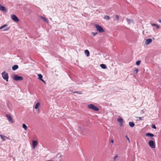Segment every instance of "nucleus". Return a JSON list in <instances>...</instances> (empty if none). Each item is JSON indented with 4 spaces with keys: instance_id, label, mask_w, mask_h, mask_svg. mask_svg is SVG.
<instances>
[{
    "instance_id": "nucleus-1",
    "label": "nucleus",
    "mask_w": 161,
    "mask_h": 161,
    "mask_svg": "<svg viewBox=\"0 0 161 161\" xmlns=\"http://www.w3.org/2000/svg\"><path fill=\"white\" fill-rule=\"evenodd\" d=\"M95 26L96 29L97 31L98 32L101 33L104 32V30L101 26H100L97 24H95Z\"/></svg>"
},
{
    "instance_id": "nucleus-2",
    "label": "nucleus",
    "mask_w": 161,
    "mask_h": 161,
    "mask_svg": "<svg viewBox=\"0 0 161 161\" xmlns=\"http://www.w3.org/2000/svg\"><path fill=\"white\" fill-rule=\"evenodd\" d=\"M13 79L15 80H23V77L21 76H19L17 75H14L13 76Z\"/></svg>"
},
{
    "instance_id": "nucleus-3",
    "label": "nucleus",
    "mask_w": 161,
    "mask_h": 161,
    "mask_svg": "<svg viewBox=\"0 0 161 161\" xmlns=\"http://www.w3.org/2000/svg\"><path fill=\"white\" fill-rule=\"evenodd\" d=\"M88 108L92 109L93 110L97 111L98 110V108L94 105L90 104L88 105Z\"/></svg>"
},
{
    "instance_id": "nucleus-4",
    "label": "nucleus",
    "mask_w": 161,
    "mask_h": 161,
    "mask_svg": "<svg viewBox=\"0 0 161 161\" xmlns=\"http://www.w3.org/2000/svg\"><path fill=\"white\" fill-rule=\"evenodd\" d=\"M2 75L4 79L5 80L7 81H8V76L7 73L4 72L2 73Z\"/></svg>"
},
{
    "instance_id": "nucleus-5",
    "label": "nucleus",
    "mask_w": 161,
    "mask_h": 161,
    "mask_svg": "<svg viewBox=\"0 0 161 161\" xmlns=\"http://www.w3.org/2000/svg\"><path fill=\"white\" fill-rule=\"evenodd\" d=\"M148 145L149 147L153 149L155 148V144L154 142L152 140H151L149 141L148 142Z\"/></svg>"
},
{
    "instance_id": "nucleus-6",
    "label": "nucleus",
    "mask_w": 161,
    "mask_h": 161,
    "mask_svg": "<svg viewBox=\"0 0 161 161\" xmlns=\"http://www.w3.org/2000/svg\"><path fill=\"white\" fill-rule=\"evenodd\" d=\"M11 19L12 20L15 22H18L19 21V19L18 17L15 15L13 14L11 16Z\"/></svg>"
},
{
    "instance_id": "nucleus-7",
    "label": "nucleus",
    "mask_w": 161,
    "mask_h": 161,
    "mask_svg": "<svg viewBox=\"0 0 161 161\" xmlns=\"http://www.w3.org/2000/svg\"><path fill=\"white\" fill-rule=\"evenodd\" d=\"M119 123V125L121 126H123V120L122 118L120 117L117 119Z\"/></svg>"
},
{
    "instance_id": "nucleus-8",
    "label": "nucleus",
    "mask_w": 161,
    "mask_h": 161,
    "mask_svg": "<svg viewBox=\"0 0 161 161\" xmlns=\"http://www.w3.org/2000/svg\"><path fill=\"white\" fill-rule=\"evenodd\" d=\"M6 116L8 118V119L12 123H13L14 121L12 117L9 115L7 114L6 115Z\"/></svg>"
},
{
    "instance_id": "nucleus-9",
    "label": "nucleus",
    "mask_w": 161,
    "mask_h": 161,
    "mask_svg": "<svg viewBox=\"0 0 161 161\" xmlns=\"http://www.w3.org/2000/svg\"><path fill=\"white\" fill-rule=\"evenodd\" d=\"M38 75V78L39 80H41L43 83H44V84H46L45 81L42 79V75L41 74H39Z\"/></svg>"
},
{
    "instance_id": "nucleus-10",
    "label": "nucleus",
    "mask_w": 161,
    "mask_h": 161,
    "mask_svg": "<svg viewBox=\"0 0 161 161\" xmlns=\"http://www.w3.org/2000/svg\"><path fill=\"white\" fill-rule=\"evenodd\" d=\"M0 10L2 11H4L5 12H7V9L5 8L0 4Z\"/></svg>"
},
{
    "instance_id": "nucleus-11",
    "label": "nucleus",
    "mask_w": 161,
    "mask_h": 161,
    "mask_svg": "<svg viewBox=\"0 0 161 161\" xmlns=\"http://www.w3.org/2000/svg\"><path fill=\"white\" fill-rule=\"evenodd\" d=\"M56 158L59 160H61L62 158V154L60 153H58L57 154Z\"/></svg>"
},
{
    "instance_id": "nucleus-12",
    "label": "nucleus",
    "mask_w": 161,
    "mask_h": 161,
    "mask_svg": "<svg viewBox=\"0 0 161 161\" xmlns=\"http://www.w3.org/2000/svg\"><path fill=\"white\" fill-rule=\"evenodd\" d=\"M37 141H33L32 142V146L34 148L37 146Z\"/></svg>"
},
{
    "instance_id": "nucleus-13",
    "label": "nucleus",
    "mask_w": 161,
    "mask_h": 161,
    "mask_svg": "<svg viewBox=\"0 0 161 161\" xmlns=\"http://www.w3.org/2000/svg\"><path fill=\"white\" fill-rule=\"evenodd\" d=\"M152 42V40L151 39H148L146 40L145 42V44L147 45L149 44Z\"/></svg>"
},
{
    "instance_id": "nucleus-14",
    "label": "nucleus",
    "mask_w": 161,
    "mask_h": 161,
    "mask_svg": "<svg viewBox=\"0 0 161 161\" xmlns=\"http://www.w3.org/2000/svg\"><path fill=\"white\" fill-rule=\"evenodd\" d=\"M126 20L129 24H130L133 23V20L132 19H126Z\"/></svg>"
},
{
    "instance_id": "nucleus-15",
    "label": "nucleus",
    "mask_w": 161,
    "mask_h": 161,
    "mask_svg": "<svg viewBox=\"0 0 161 161\" xmlns=\"http://www.w3.org/2000/svg\"><path fill=\"white\" fill-rule=\"evenodd\" d=\"M18 68V66L17 65H15L13 66L12 69L13 70H15Z\"/></svg>"
},
{
    "instance_id": "nucleus-16",
    "label": "nucleus",
    "mask_w": 161,
    "mask_h": 161,
    "mask_svg": "<svg viewBox=\"0 0 161 161\" xmlns=\"http://www.w3.org/2000/svg\"><path fill=\"white\" fill-rule=\"evenodd\" d=\"M0 136L1 137V139H2L3 141H4L5 140V139H4V137L8 139V137H7L3 136L2 135H0Z\"/></svg>"
},
{
    "instance_id": "nucleus-17",
    "label": "nucleus",
    "mask_w": 161,
    "mask_h": 161,
    "mask_svg": "<svg viewBox=\"0 0 161 161\" xmlns=\"http://www.w3.org/2000/svg\"><path fill=\"white\" fill-rule=\"evenodd\" d=\"M85 53L88 57L90 55V53L89 51L88 50H86L85 51Z\"/></svg>"
},
{
    "instance_id": "nucleus-18",
    "label": "nucleus",
    "mask_w": 161,
    "mask_h": 161,
    "mask_svg": "<svg viewBox=\"0 0 161 161\" xmlns=\"http://www.w3.org/2000/svg\"><path fill=\"white\" fill-rule=\"evenodd\" d=\"M40 18L41 19H43V20L46 22H48V20H47V19H46L45 18H44V17H43L42 16H40Z\"/></svg>"
},
{
    "instance_id": "nucleus-19",
    "label": "nucleus",
    "mask_w": 161,
    "mask_h": 161,
    "mask_svg": "<svg viewBox=\"0 0 161 161\" xmlns=\"http://www.w3.org/2000/svg\"><path fill=\"white\" fill-rule=\"evenodd\" d=\"M101 67L103 69H106L107 68V66L105 64H102L100 65Z\"/></svg>"
},
{
    "instance_id": "nucleus-20",
    "label": "nucleus",
    "mask_w": 161,
    "mask_h": 161,
    "mask_svg": "<svg viewBox=\"0 0 161 161\" xmlns=\"http://www.w3.org/2000/svg\"><path fill=\"white\" fill-rule=\"evenodd\" d=\"M146 136L150 137H153L154 136V135L153 134L149 133H147L146 134Z\"/></svg>"
},
{
    "instance_id": "nucleus-21",
    "label": "nucleus",
    "mask_w": 161,
    "mask_h": 161,
    "mask_svg": "<svg viewBox=\"0 0 161 161\" xmlns=\"http://www.w3.org/2000/svg\"><path fill=\"white\" fill-rule=\"evenodd\" d=\"M129 125L130 127H133L134 126L135 124L133 122H129Z\"/></svg>"
},
{
    "instance_id": "nucleus-22",
    "label": "nucleus",
    "mask_w": 161,
    "mask_h": 161,
    "mask_svg": "<svg viewBox=\"0 0 161 161\" xmlns=\"http://www.w3.org/2000/svg\"><path fill=\"white\" fill-rule=\"evenodd\" d=\"M40 105V103H37L35 105V108L36 109H37Z\"/></svg>"
},
{
    "instance_id": "nucleus-23",
    "label": "nucleus",
    "mask_w": 161,
    "mask_h": 161,
    "mask_svg": "<svg viewBox=\"0 0 161 161\" xmlns=\"http://www.w3.org/2000/svg\"><path fill=\"white\" fill-rule=\"evenodd\" d=\"M22 127L25 130H26L27 129V127L26 125L25 124H23L22 125Z\"/></svg>"
},
{
    "instance_id": "nucleus-24",
    "label": "nucleus",
    "mask_w": 161,
    "mask_h": 161,
    "mask_svg": "<svg viewBox=\"0 0 161 161\" xmlns=\"http://www.w3.org/2000/svg\"><path fill=\"white\" fill-rule=\"evenodd\" d=\"M8 26L7 24H5L2 26L0 27V30L3 29V28L7 27Z\"/></svg>"
},
{
    "instance_id": "nucleus-25",
    "label": "nucleus",
    "mask_w": 161,
    "mask_h": 161,
    "mask_svg": "<svg viewBox=\"0 0 161 161\" xmlns=\"http://www.w3.org/2000/svg\"><path fill=\"white\" fill-rule=\"evenodd\" d=\"M104 18L105 19H106L107 20H109L110 19V17L109 16L105 15L104 16Z\"/></svg>"
},
{
    "instance_id": "nucleus-26",
    "label": "nucleus",
    "mask_w": 161,
    "mask_h": 161,
    "mask_svg": "<svg viewBox=\"0 0 161 161\" xmlns=\"http://www.w3.org/2000/svg\"><path fill=\"white\" fill-rule=\"evenodd\" d=\"M141 62V61L138 60L136 62V64L137 65H139L140 64Z\"/></svg>"
},
{
    "instance_id": "nucleus-27",
    "label": "nucleus",
    "mask_w": 161,
    "mask_h": 161,
    "mask_svg": "<svg viewBox=\"0 0 161 161\" xmlns=\"http://www.w3.org/2000/svg\"><path fill=\"white\" fill-rule=\"evenodd\" d=\"M125 137H126L127 140H128V142L129 143H130V139L129 138V137H128V136H127V135H126L125 136Z\"/></svg>"
},
{
    "instance_id": "nucleus-28",
    "label": "nucleus",
    "mask_w": 161,
    "mask_h": 161,
    "mask_svg": "<svg viewBox=\"0 0 161 161\" xmlns=\"http://www.w3.org/2000/svg\"><path fill=\"white\" fill-rule=\"evenodd\" d=\"M115 18L117 20H118L119 19V17L118 15H115Z\"/></svg>"
},
{
    "instance_id": "nucleus-29",
    "label": "nucleus",
    "mask_w": 161,
    "mask_h": 161,
    "mask_svg": "<svg viewBox=\"0 0 161 161\" xmlns=\"http://www.w3.org/2000/svg\"><path fill=\"white\" fill-rule=\"evenodd\" d=\"M118 157V156L117 155H116L115 156L114 158V161H115L116 159Z\"/></svg>"
},
{
    "instance_id": "nucleus-30",
    "label": "nucleus",
    "mask_w": 161,
    "mask_h": 161,
    "mask_svg": "<svg viewBox=\"0 0 161 161\" xmlns=\"http://www.w3.org/2000/svg\"><path fill=\"white\" fill-rule=\"evenodd\" d=\"M10 29V28L9 27H7L5 29L3 30V31H8V30H9Z\"/></svg>"
},
{
    "instance_id": "nucleus-31",
    "label": "nucleus",
    "mask_w": 161,
    "mask_h": 161,
    "mask_svg": "<svg viewBox=\"0 0 161 161\" xmlns=\"http://www.w3.org/2000/svg\"><path fill=\"white\" fill-rule=\"evenodd\" d=\"M73 92L74 93H78V94H81L82 93L78 91H75V92Z\"/></svg>"
},
{
    "instance_id": "nucleus-32",
    "label": "nucleus",
    "mask_w": 161,
    "mask_h": 161,
    "mask_svg": "<svg viewBox=\"0 0 161 161\" xmlns=\"http://www.w3.org/2000/svg\"><path fill=\"white\" fill-rule=\"evenodd\" d=\"M92 34H93V36H95L97 34V32H92Z\"/></svg>"
},
{
    "instance_id": "nucleus-33",
    "label": "nucleus",
    "mask_w": 161,
    "mask_h": 161,
    "mask_svg": "<svg viewBox=\"0 0 161 161\" xmlns=\"http://www.w3.org/2000/svg\"><path fill=\"white\" fill-rule=\"evenodd\" d=\"M138 71V69H136L134 71L135 72H136V73L137 74Z\"/></svg>"
},
{
    "instance_id": "nucleus-34",
    "label": "nucleus",
    "mask_w": 161,
    "mask_h": 161,
    "mask_svg": "<svg viewBox=\"0 0 161 161\" xmlns=\"http://www.w3.org/2000/svg\"><path fill=\"white\" fill-rule=\"evenodd\" d=\"M152 127L154 129H156V126H155V125H152Z\"/></svg>"
},
{
    "instance_id": "nucleus-35",
    "label": "nucleus",
    "mask_w": 161,
    "mask_h": 161,
    "mask_svg": "<svg viewBox=\"0 0 161 161\" xmlns=\"http://www.w3.org/2000/svg\"><path fill=\"white\" fill-rule=\"evenodd\" d=\"M155 26L156 27V28L157 29H158L159 27V26L158 25H157V24Z\"/></svg>"
},
{
    "instance_id": "nucleus-36",
    "label": "nucleus",
    "mask_w": 161,
    "mask_h": 161,
    "mask_svg": "<svg viewBox=\"0 0 161 161\" xmlns=\"http://www.w3.org/2000/svg\"><path fill=\"white\" fill-rule=\"evenodd\" d=\"M156 24H151V25L153 26H156Z\"/></svg>"
},
{
    "instance_id": "nucleus-37",
    "label": "nucleus",
    "mask_w": 161,
    "mask_h": 161,
    "mask_svg": "<svg viewBox=\"0 0 161 161\" xmlns=\"http://www.w3.org/2000/svg\"><path fill=\"white\" fill-rule=\"evenodd\" d=\"M113 142H114L113 140H112L111 141V142L112 143H113Z\"/></svg>"
},
{
    "instance_id": "nucleus-38",
    "label": "nucleus",
    "mask_w": 161,
    "mask_h": 161,
    "mask_svg": "<svg viewBox=\"0 0 161 161\" xmlns=\"http://www.w3.org/2000/svg\"><path fill=\"white\" fill-rule=\"evenodd\" d=\"M159 22L160 23H161V20H159Z\"/></svg>"
},
{
    "instance_id": "nucleus-39",
    "label": "nucleus",
    "mask_w": 161,
    "mask_h": 161,
    "mask_svg": "<svg viewBox=\"0 0 161 161\" xmlns=\"http://www.w3.org/2000/svg\"><path fill=\"white\" fill-rule=\"evenodd\" d=\"M139 119H141V117H139Z\"/></svg>"
}]
</instances>
